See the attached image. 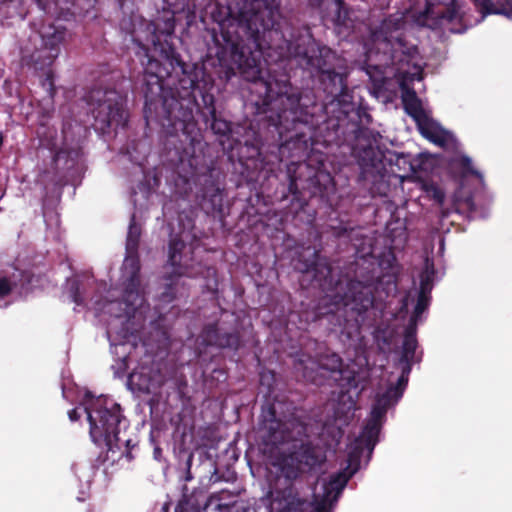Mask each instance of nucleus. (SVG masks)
Masks as SVG:
<instances>
[{"instance_id": "f257e3e1", "label": "nucleus", "mask_w": 512, "mask_h": 512, "mask_svg": "<svg viewBox=\"0 0 512 512\" xmlns=\"http://www.w3.org/2000/svg\"><path fill=\"white\" fill-rule=\"evenodd\" d=\"M163 26L149 22L146 43L138 35H132L137 46L135 54L143 66L139 89L144 98V118L147 125L159 124L178 160H188L192 166L196 147L203 141L195 111L201 113L218 136H229L232 123L217 115L214 78L207 72L205 63H186L176 51L172 42L174 19L164 21Z\"/></svg>"}, {"instance_id": "f03ea898", "label": "nucleus", "mask_w": 512, "mask_h": 512, "mask_svg": "<svg viewBox=\"0 0 512 512\" xmlns=\"http://www.w3.org/2000/svg\"><path fill=\"white\" fill-rule=\"evenodd\" d=\"M268 50L261 51V57L275 60V55L269 57ZM259 61V73L256 78L247 81L254 83L255 88L262 96L261 103L256 102L259 119V129L263 130L266 138L278 148L280 159L295 163L308 155L309 146L323 144L324 146H341L353 139L349 123L339 112H327V101L318 104L314 96L303 94L294 87L287 74L276 75L269 71L264 79Z\"/></svg>"}, {"instance_id": "7ed1b4c3", "label": "nucleus", "mask_w": 512, "mask_h": 512, "mask_svg": "<svg viewBox=\"0 0 512 512\" xmlns=\"http://www.w3.org/2000/svg\"><path fill=\"white\" fill-rule=\"evenodd\" d=\"M263 50H268L269 57L275 54L276 61H294L315 78L319 88L330 98L326 111L335 113L336 107L339 108V112L349 123L354 140L372 134V131L365 127L371 123L372 117L365 107L353 101L352 91L347 85L346 67L342 60L330 47L315 39L308 25L294 26L290 23L281 29L268 31L266 38L259 41V47H250L251 57L255 60L254 66L251 64L248 67L246 59L250 54L247 52L243 53L244 57L239 61L231 59V62L227 63V66L233 68L231 78L237 72L249 79L256 78L259 73V56Z\"/></svg>"}, {"instance_id": "20e7f679", "label": "nucleus", "mask_w": 512, "mask_h": 512, "mask_svg": "<svg viewBox=\"0 0 512 512\" xmlns=\"http://www.w3.org/2000/svg\"><path fill=\"white\" fill-rule=\"evenodd\" d=\"M209 13L218 29H213V46L209 55L214 56L219 65L217 75L229 81L234 73L227 66L231 59H238L244 52L251 55L250 47H259V41L266 38L270 30H278L290 22L284 18L277 0H227L208 6ZM248 67L255 65L253 57L246 59Z\"/></svg>"}, {"instance_id": "39448f33", "label": "nucleus", "mask_w": 512, "mask_h": 512, "mask_svg": "<svg viewBox=\"0 0 512 512\" xmlns=\"http://www.w3.org/2000/svg\"><path fill=\"white\" fill-rule=\"evenodd\" d=\"M371 269L356 271L355 277L348 280L337 293L346 315L345 323L354 322L356 329L362 326L373 327L383 317L385 303L382 293L390 286L391 279L384 282L382 272L370 264ZM385 295L388 292L385 291Z\"/></svg>"}, {"instance_id": "423d86ee", "label": "nucleus", "mask_w": 512, "mask_h": 512, "mask_svg": "<svg viewBox=\"0 0 512 512\" xmlns=\"http://www.w3.org/2000/svg\"><path fill=\"white\" fill-rule=\"evenodd\" d=\"M349 472H337L332 474L323 485V494L320 500L312 503L300 498L293 483L284 488H275L270 492L271 512H332V505L336 502L347 485L349 478L354 474L352 467L347 466Z\"/></svg>"}, {"instance_id": "0eeeda50", "label": "nucleus", "mask_w": 512, "mask_h": 512, "mask_svg": "<svg viewBox=\"0 0 512 512\" xmlns=\"http://www.w3.org/2000/svg\"><path fill=\"white\" fill-rule=\"evenodd\" d=\"M90 424V437L100 448L112 451L113 446L120 439L118 434L121 425L126 419L122 414L121 406L108 397H98L85 408Z\"/></svg>"}, {"instance_id": "6e6552de", "label": "nucleus", "mask_w": 512, "mask_h": 512, "mask_svg": "<svg viewBox=\"0 0 512 512\" xmlns=\"http://www.w3.org/2000/svg\"><path fill=\"white\" fill-rule=\"evenodd\" d=\"M85 101L94 118L93 127L96 131L104 134L113 127L126 124L124 99L115 89L94 87L85 95Z\"/></svg>"}, {"instance_id": "1a4fd4ad", "label": "nucleus", "mask_w": 512, "mask_h": 512, "mask_svg": "<svg viewBox=\"0 0 512 512\" xmlns=\"http://www.w3.org/2000/svg\"><path fill=\"white\" fill-rule=\"evenodd\" d=\"M200 244V239L191 231H181L171 237L168 246V263L174 268L173 273L165 276L167 283L160 293L162 302L170 303L176 297V286L181 276L186 275L193 250Z\"/></svg>"}, {"instance_id": "9d476101", "label": "nucleus", "mask_w": 512, "mask_h": 512, "mask_svg": "<svg viewBox=\"0 0 512 512\" xmlns=\"http://www.w3.org/2000/svg\"><path fill=\"white\" fill-rule=\"evenodd\" d=\"M280 408L279 404H268L262 409L260 431L267 445L277 446L293 441L306 430L304 424L293 415L281 416Z\"/></svg>"}, {"instance_id": "9b49d317", "label": "nucleus", "mask_w": 512, "mask_h": 512, "mask_svg": "<svg viewBox=\"0 0 512 512\" xmlns=\"http://www.w3.org/2000/svg\"><path fill=\"white\" fill-rule=\"evenodd\" d=\"M326 461V452L320 445L303 442L296 447L281 463V472L288 481L287 485L302 473H311L320 469Z\"/></svg>"}, {"instance_id": "f8f14e48", "label": "nucleus", "mask_w": 512, "mask_h": 512, "mask_svg": "<svg viewBox=\"0 0 512 512\" xmlns=\"http://www.w3.org/2000/svg\"><path fill=\"white\" fill-rule=\"evenodd\" d=\"M387 411L373 403L370 417L362 429L359 437L352 443L348 452L347 463L352 467V473H356L360 467L364 450L371 454L379 440V434L385 420Z\"/></svg>"}, {"instance_id": "ddd939ff", "label": "nucleus", "mask_w": 512, "mask_h": 512, "mask_svg": "<svg viewBox=\"0 0 512 512\" xmlns=\"http://www.w3.org/2000/svg\"><path fill=\"white\" fill-rule=\"evenodd\" d=\"M200 206L207 213L223 217V204L225 188L221 181V173L215 167H207L206 171L199 176Z\"/></svg>"}, {"instance_id": "4468645a", "label": "nucleus", "mask_w": 512, "mask_h": 512, "mask_svg": "<svg viewBox=\"0 0 512 512\" xmlns=\"http://www.w3.org/2000/svg\"><path fill=\"white\" fill-rule=\"evenodd\" d=\"M419 51L403 36H398L392 45L391 60L397 72L405 81L414 82L423 79V67L418 63Z\"/></svg>"}, {"instance_id": "2eb2a0df", "label": "nucleus", "mask_w": 512, "mask_h": 512, "mask_svg": "<svg viewBox=\"0 0 512 512\" xmlns=\"http://www.w3.org/2000/svg\"><path fill=\"white\" fill-rule=\"evenodd\" d=\"M402 104L405 112L415 121L423 137L435 144H444L445 138L442 131L428 116L414 89H405L402 94Z\"/></svg>"}, {"instance_id": "dca6fc26", "label": "nucleus", "mask_w": 512, "mask_h": 512, "mask_svg": "<svg viewBox=\"0 0 512 512\" xmlns=\"http://www.w3.org/2000/svg\"><path fill=\"white\" fill-rule=\"evenodd\" d=\"M202 344L205 346L216 347L238 351L242 346L240 331L237 327L233 329L224 328L219 322L206 324L200 333Z\"/></svg>"}, {"instance_id": "f3484780", "label": "nucleus", "mask_w": 512, "mask_h": 512, "mask_svg": "<svg viewBox=\"0 0 512 512\" xmlns=\"http://www.w3.org/2000/svg\"><path fill=\"white\" fill-rule=\"evenodd\" d=\"M43 48L31 55V61L35 70H44L51 67L60 53V44L64 39V33L54 30L51 34H44Z\"/></svg>"}, {"instance_id": "a211bd4d", "label": "nucleus", "mask_w": 512, "mask_h": 512, "mask_svg": "<svg viewBox=\"0 0 512 512\" xmlns=\"http://www.w3.org/2000/svg\"><path fill=\"white\" fill-rule=\"evenodd\" d=\"M313 256L314 259L304 263L299 270L311 278L313 285L325 289L333 283L332 267L325 259H321L317 252H314Z\"/></svg>"}, {"instance_id": "6ab92c4d", "label": "nucleus", "mask_w": 512, "mask_h": 512, "mask_svg": "<svg viewBox=\"0 0 512 512\" xmlns=\"http://www.w3.org/2000/svg\"><path fill=\"white\" fill-rule=\"evenodd\" d=\"M33 274L27 270H21L13 273L12 276L0 277V299H4L10 293L20 287L21 290H26L32 283Z\"/></svg>"}, {"instance_id": "aec40b11", "label": "nucleus", "mask_w": 512, "mask_h": 512, "mask_svg": "<svg viewBox=\"0 0 512 512\" xmlns=\"http://www.w3.org/2000/svg\"><path fill=\"white\" fill-rule=\"evenodd\" d=\"M307 189L311 196H318L322 199L328 198L334 190L333 178L330 173L325 171H316L307 181Z\"/></svg>"}, {"instance_id": "412c9836", "label": "nucleus", "mask_w": 512, "mask_h": 512, "mask_svg": "<svg viewBox=\"0 0 512 512\" xmlns=\"http://www.w3.org/2000/svg\"><path fill=\"white\" fill-rule=\"evenodd\" d=\"M483 16L503 14L512 16V0H471Z\"/></svg>"}, {"instance_id": "4be33fe9", "label": "nucleus", "mask_w": 512, "mask_h": 512, "mask_svg": "<svg viewBox=\"0 0 512 512\" xmlns=\"http://www.w3.org/2000/svg\"><path fill=\"white\" fill-rule=\"evenodd\" d=\"M124 278V301L128 306L135 309L136 306L141 305L142 303V296L140 292L141 279L140 277L134 276H124Z\"/></svg>"}, {"instance_id": "5701e85b", "label": "nucleus", "mask_w": 512, "mask_h": 512, "mask_svg": "<svg viewBox=\"0 0 512 512\" xmlns=\"http://www.w3.org/2000/svg\"><path fill=\"white\" fill-rule=\"evenodd\" d=\"M354 153L357 155L359 163L363 167L378 168L382 163L383 155L371 143L364 146L361 150L354 148Z\"/></svg>"}, {"instance_id": "b1692460", "label": "nucleus", "mask_w": 512, "mask_h": 512, "mask_svg": "<svg viewBox=\"0 0 512 512\" xmlns=\"http://www.w3.org/2000/svg\"><path fill=\"white\" fill-rule=\"evenodd\" d=\"M129 380L139 392L147 394L155 392L162 385L160 380H156L144 372L132 373L129 377Z\"/></svg>"}, {"instance_id": "393cba45", "label": "nucleus", "mask_w": 512, "mask_h": 512, "mask_svg": "<svg viewBox=\"0 0 512 512\" xmlns=\"http://www.w3.org/2000/svg\"><path fill=\"white\" fill-rule=\"evenodd\" d=\"M317 365L320 369L330 373L342 374L343 361L341 357L334 352L321 354L317 358Z\"/></svg>"}, {"instance_id": "a878e982", "label": "nucleus", "mask_w": 512, "mask_h": 512, "mask_svg": "<svg viewBox=\"0 0 512 512\" xmlns=\"http://www.w3.org/2000/svg\"><path fill=\"white\" fill-rule=\"evenodd\" d=\"M435 274H436V271H435L434 263L432 260H429L427 258L425 260L424 269L420 274L419 292L431 294L432 289H433Z\"/></svg>"}, {"instance_id": "bb28decb", "label": "nucleus", "mask_w": 512, "mask_h": 512, "mask_svg": "<svg viewBox=\"0 0 512 512\" xmlns=\"http://www.w3.org/2000/svg\"><path fill=\"white\" fill-rule=\"evenodd\" d=\"M140 237L141 227L136 223L135 215H132L126 238V252L136 253L138 251Z\"/></svg>"}, {"instance_id": "cd10ccee", "label": "nucleus", "mask_w": 512, "mask_h": 512, "mask_svg": "<svg viewBox=\"0 0 512 512\" xmlns=\"http://www.w3.org/2000/svg\"><path fill=\"white\" fill-rule=\"evenodd\" d=\"M226 494L224 492H217L211 494L204 506L203 509L205 512H229L231 502H223V497Z\"/></svg>"}, {"instance_id": "c85d7f7f", "label": "nucleus", "mask_w": 512, "mask_h": 512, "mask_svg": "<svg viewBox=\"0 0 512 512\" xmlns=\"http://www.w3.org/2000/svg\"><path fill=\"white\" fill-rule=\"evenodd\" d=\"M308 4L312 8L333 12L338 18L341 17L342 11L345 10L344 0H308Z\"/></svg>"}, {"instance_id": "c756f323", "label": "nucleus", "mask_w": 512, "mask_h": 512, "mask_svg": "<svg viewBox=\"0 0 512 512\" xmlns=\"http://www.w3.org/2000/svg\"><path fill=\"white\" fill-rule=\"evenodd\" d=\"M435 4L436 0L426 1V9L424 11L426 17H437L448 21H453L457 17V11L454 7L446 6L435 12L433 9Z\"/></svg>"}, {"instance_id": "7c9ffc66", "label": "nucleus", "mask_w": 512, "mask_h": 512, "mask_svg": "<svg viewBox=\"0 0 512 512\" xmlns=\"http://www.w3.org/2000/svg\"><path fill=\"white\" fill-rule=\"evenodd\" d=\"M140 258L138 251L136 253L126 252V257L123 262V275L140 277Z\"/></svg>"}, {"instance_id": "2f4dec72", "label": "nucleus", "mask_w": 512, "mask_h": 512, "mask_svg": "<svg viewBox=\"0 0 512 512\" xmlns=\"http://www.w3.org/2000/svg\"><path fill=\"white\" fill-rule=\"evenodd\" d=\"M399 399L400 393L397 391V389L387 388L384 393L377 394L374 404L388 411V409L396 404Z\"/></svg>"}, {"instance_id": "473e14b6", "label": "nucleus", "mask_w": 512, "mask_h": 512, "mask_svg": "<svg viewBox=\"0 0 512 512\" xmlns=\"http://www.w3.org/2000/svg\"><path fill=\"white\" fill-rule=\"evenodd\" d=\"M355 227L350 221H340L337 225H331L330 230L334 237L336 238H351V234L353 233Z\"/></svg>"}, {"instance_id": "72a5a7b5", "label": "nucleus", "mask_w": 512, "mask_h": 512, "mask_svg": "<svg viewBox=\"0 0 512 512\" xmlns=\"http://www.w3.org/2000/svg\"><path fill=\"white\" fill-rule=\"evenodd\" d=\"M417 347V339H403L400 361H407V359L415 360Z\"/></svg>"}, {"instance_id": "f704fd0d", "label": "nucleus", "mask_w": 512, "mask_h": 512, "mask_svg": "<svg viewBox=\"0 0 512 512\" xmlns=\"http://www.w3.org/2000/svg\"><path fill=\"white\" fill-rule=\"evenodd\" d=\"M431 300V294L418 292L417 302L413 311L415 317H420L422 313L428 308Z\"/></svg>"}, {"instance_id": "c9c22d12", "label": "nucleus", "mask_w": 512, "mask_h": 512, "mask_svg": "<svg viewBox=\"0 0 512 512\" xmlns=\"http://www.w3.org/2000/svg\"><path fill=\"white\" fill-rule=\"evenodd\" d=\"M425 192L431 196L437 203L443 204L445 200L444 192L434 183H426L423 185Z\"/></svg>"}, {"instance_id": "e433bc0d", "label": "nucleus", "mask_w": 512, "mask_h": 512, "mask_svg": "<svg viewBox=\"0 0 512 512\" xmlns=\"http://www.w3.org/2000/svg\"><path fill=\"white\" fill-rule=\"evenodd\" d=\"M459 166L466 175L482 178V174L476 169H474L473 163L468 156H462L459 159Z\"/></svg>"}, {"instance_id": "4c0bfd02", "label": "nucleus", "mask_w": 512, "mask_h": 512, "mask_svg": "<svg viewBox=\"0 0 512 512\" xmlns=\"http://www.w3.org/2000/svg\"><path fill=\"white\" fill-rule=\"evenodd\" d=\"M42 71L45 74V77L42 80V86L49 92L50 96L53 97L56 93L53 71L51 70V67H46Z\"/></svg>"}, {"instance_id": "58836bf2", "label": "nucleus", "mask_w": 512, "mask_h": 512, "mask_svg": "<svg viewBox=\"0 0 512 512\" xmlns=\"http://www.w3.org/2000/svg\"><path fill=\"white\" fill-rule=\"evenodd\" d=\"M69 296L72 302L77 305H83L84 299L80 293V283L78 280H72L69 284Z\"/></svg>"}, {"instance_id": "ea45409f", "label": "nucleus", "mask_w": 512, "mask_h": 512, "mask_svg": "<svg viewBox=\"0 0 512 512\" xmlns=\"http://www.w3.org/2000/svg\"><path fill=\"white\" fill-rule=\"evenodd\" d=\"M419 317L411 315L408 325L405 328L403 339H417V322Z\"/></svg>"}, {"instance_id": "a19ab883", "label": "nucleus", "mask_w": 512, "mask_h": 512, "mask_svg": "<svg viewBox=\"0 0 512 512\" xmlns=\"http://www.w3.org/2000/svg\"><path fill=\"white\" fill-rule=\"evenodd\" d=\"M175 512H200V509L184 496L176 505Z\"/></svg>"}, {"instance_id": "79ce46f5", "label": "nucleus", "mask_w": 512, "mask_h": 512, "mask_svg": "<svg viewBox=\"0 0 512 512\" xmlns=\"http://www.w3.org/2000/svg\"><path fill=\"white\" fill-rule=\"evenodd\" d=\"M229 512H255V510L246 502L237 501L231 502Z\"/></svg>"}, {"instance_id": "37998d69", "label": "nucleus", "mask_w": 512, "mask_h": 512, "mask_svg": "<svg viewBox=\"0 0 512 512\" xmlns=\"http://www.w3.org/2000/svg\"><path fill=\"white\" fill-rule=\"evenodd\" d=\"M408 378V376H404L401 374L400 377L398 378L396 385H391L388 387V389H397V391L400 393L401 398L403 395V391L408 384Z\"/></svg>"}, {"instance_id": "c03bdc74", "label": "nucleus", "mask_w": 512, "mask_h": 512, "mask_svg": "<svg viewBox=\"0 0 512 512\" xmlns=\"http://www.w3.org/2000/svg\"><path fill=\"white\" fill-rule=\"evenodd\" d=\"M376 339L378 342H382L384 345L389 346L391 344V336L386 335V331L378 328L376 330Z\"/></svg>"}, {"instance_id": "a18cd8bd", "label": "nucleus", "mask_w": 512, "mask_h": 512, "mask_svg": "<svg viewBox=\"0 0 512 512\" xmlns=\"http://www.w3.org/2000/svg\"><path fill=\"white\" fill-rule=\"evenodd\" d=\"M415 361L416 360H412V359H407V361H400L399 360V362L402 364L401 374L404 375V376H408L409 377V374H410L411 369H412V365H413V363Z\"/></svg>"}, {"instance_id": "49530a36", "label": "nucleus", "mask_w": 512, "mask_h": 512, "mask_svg": "<svg viewBox=\"0 0 512 512\" xmlns=\"http://www.w3.org/2000/svg\"><path fill=\"white\" fill-rule=\"evenodd\" d=\"M193 461V454L190 453L187 460H186V474H185V481H190L193 477L191 474V465Z\"/></svg>"}, {"instance_id": "de8ad7c7", "label": "nucleus", "mask_w": 512, "mask_h": 512, "mask_svg": "<svg viewBox=\"0 0 512 512\" xmlns=\"http://www.w3.org/2000/svg\"><path fill=\"white\" fill-rule=\"evenodd\" d=\"M252 153L253 154L250 157V160L256 163L258 161V158L261 156L259 148L253 146L252 147ZM255 167H257L256 164H255Z\"/></svg>"}, {"instance_id": "09e8293b", "label": "nucleus", "mask_w": 512, "mask_h": 512, "mask_svg": "<svg viewBox=\"0 0 512 512\" xmlns=\"http://www.w3.org/2000/svg\"><path fill=\"white\" fill-rule=\"evenodd\" d=\"M68 416L71 421H77L80 418V414L77 409H71L68 412Z\"/></svg>"}, {"instance_id": "8fccbe9b", "label": "nucleus", "mask_w": 512, "mask_h": 512, "mask_svg": "<svg viewBox=\"0 0 512 512\" xmlns=\"http://www.w3.org/2000/svg\"><path fill=\"white\" fill-rule=\"evenodd\" d=\"M221 492H224L226 494V496L223 497V502H237V500H235V496L231 494L229 491L222 490Z\"/></svg>"}, {"instance_id": "3c124183", "label": "nucleus", "mask_w": 512, "mask_h": 512, "mask_svg": "<svg viewBox=\"0 0 512 512\" xmlns=\"http://www.w3.org/2000/svg\"><path fill=\"white\" fill-rule=\"evenodd\" d=\"M206 273L208 276H216V269L215 268H212V267H208L206 269Z\"/></svg>"}, {"instance_id": "603ef678", "label": "nucleus", "mask_w": 512, "mask_h": 512, "mask_svg": "<svg viewBox=\"0 0 512 512\" xmlns=\"http://www.w3.org/2000/svg\"><path fill=\"white\" fill-rule=\"evenodd\" d=\"M373 82H374V86L375 87H380L382 85V83H383V78L382 77H381V79L374 78Z\"/></svg>"}, {"instance_id": "864d4df0", "label": "nucleus", "mask_w": 512, "mask_h": 512, "mask_svg": "<svg viewBox=\"0 0 512 512\" xmlns=\"http://www.w3.org/2000/svg\"><path fill=\"white\" fill-rule=\"evenodd\" d=\"M333 313H334V309L329 308L327 311L323 312L322 314H333Z\"/></svg>"}, {"instance_id": "5fc2aeb1", "label": "nucleus", "mask_w": 512, "mask_h": 512, "mask_svg": "<svg viewBox=\"0 0 512 512\" xmlns=\"http://www.w3.org/2000/svg\"><path fill=\"white\" fill-rule=\"evenodd\" d=\"M294 186H296V184H295V182L293 180H291L290 185H289V188H290L291 191H292Z\"/></svg>"}, {"instance_id": "6e6d98bb", "label": "nucleus", "mask_w": 512, "mask_h": 512, "mask_svg": "<svg viewBox=\"0 0 512 512\" xmlns=\"http://www.w3.org/2000/svg\"><path fill=\"white\" fill-rule=\"evenodd\" d=\"M4 137L2 133L0 132V147L3 145Z\"/></svg>"}, {"instance_id": "4d7b16f0", "label": "nucleus", "mask_w": 512, "mask_h": 512, "mask_svg": "<svg viewBox=\"0 0 512 512\" xmlns=\"http://www.w3.org/2000/svg\"><path fill=\"white\" fill-rule=\"evenodd\" d=\"M163 510H164V512H167V511H168V505H167V504H165V505L163 506Z\"/></svg>"}, {"instance_id": "13d9d810", "label": "nucleus", "mask_w": 512, "mask_h": 512, "mask_svg": "<svg viewBox=\"0 0 512 512\" xmlns=\"http://www.w3.org/2000/svg\"><path fill=\"white\" fill-rule=\"evenodd\" d=\"M467 203H468V205H470V206H472V205H473V202H472V200H471V199H468V200H467Z\"/></svg>"}]
</instances>
